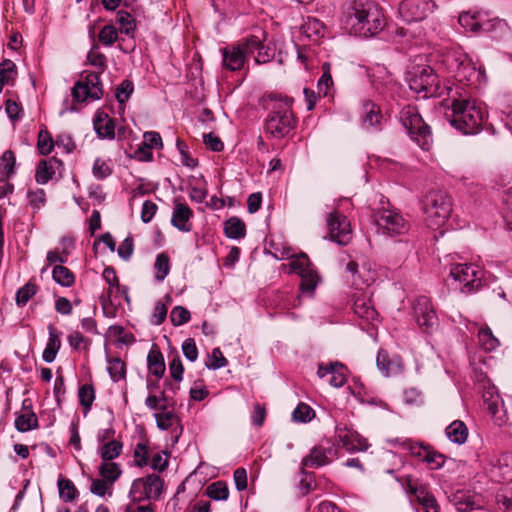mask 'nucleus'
Here are the masks:
<instances>
[{"label":"nucleus","instance_id":"7ed1b4c3","mask_svg":"<svg viewBox=\"0 0 512 512\" xmlns=\"http://www.w3.org/2000/svg\"><path fill=\"white\" fill-rule=\"evenodd\" d=\"M292 99H276L265 120L264 130L275 139L286 137L296 126V119L291 110Z\"/></svg>","mask_w":512,"mask_h":512},{"label":"nucleus","instance_id":"e433bc0d","mask_svg":"<svg viewBox=\"0 0 512 512\" xmlns=\"http://www.w3.org/2000/svg\"><path fill=\"white\" fill-rule=\"evenodd\" d=\"M418 456L432 470L442 468L446 462V457L443 454L427 448H423V452H418Z\"/></svg>","mask_w":512,"mask_h":512},{"label":"nucleus","instance_id":"2eb2a0df","mask_svg":"<svg viewBox=\"0 0 512 512\" xmlns=\"http://www.w3.org/2000/svg\"><path fill=\"white\" fill-rule=\"evenodd\" d=\"M435 4L432 0H402L398 12L406 22H417L425 19Z\"/></svg>","mask_w":512,"mask_h":512},{"label":"nucleus","instance_id":"de8ad7c7","mask_svg":"<svg viewBox=\"0 0 512 512\" xmlns=\"http://www.w3.org/2000/svg\"><path fill=\"white\" fill-rule=\"evenodd\" d=\"M457 510V512H470L474 510L475 503L470 495L458 492L453 495L451 500Z\"/></svg>","mask_w":512,"mask_h":512},{"label":"nucleus","instance_id":"aec40b11","mask_svg":"<svg viewBox=\"0 0 512 512\" xmlns=\"http://www.w3.org/2000/svg\"><path fill=\"white\" fill-rule=\"evenodd\" d=\"M362 110V127L369 132L380 130L383 121L380 107L371 100H366L363 102Z\"/></svg>","mask_w":512,"mask_h":512},{"label":"nucleus","instance_id":"a19ab883","mask_svg":"<svg viewBox=\"0 0 512 512\" xmlns=\"http://www.w3.org/2000/svg\"><path fill=\"white\" fill-rule=\"evenodd\" d=\"M57 485L59 496L61 499H63V501L73 502L77 498V489L70 479L59 478Z\"/></svg>","mask_w":512,"mask_h":512},{"label":"nucleus","instance_id":"6e6552de","mask_svg":"<svg viewBox=\"0 0 512 512\" xmlns=\"http://www.w3.org/2000/svg\"><path fill=\"white\" fill-rule=\"evenodd\" d=\"M288 258L289 273L297 274L301 278L299 296L313 297L320 277L308 256L305 253H300Z\"/></svg>","mask_w":512,"mask_h":512},{"label":"nucleus","instance_id":"473e14b6","mask_svg":"<svg viewBox=\"0 0 512 512\" xmlns=\"http://www.w3.org/2000/svg\"><path fill=\"white\" fill-rule=\"evenodd\" d=\"M52 279L62 287H71L75 283L74 273L63 265H55L52 269Z\"/></svg>","mask_w":512,"mask_h":512},{"label":"nucleus","instance_id":"dca6fc26","mask_svg":"<svg viewBox=\"0 0 512 512\" xmlns=\"http://www.w3.org/2000/svg\"><path fill=\"white\" fill-rule=\"evenodd\" d=\"M163 481L156 474L148 475L133 481L131 493L139 495V499H158L162 491Z\"/></svg>","mask_w":512,"mask_h":512},{"label":"nucleus","instance_id":"052dcab7","mask_svg":"<svg viewBox=\"0 0 512 512\" xmlns=\"http://www.w3.org/2000/svg\"><path fill=\"white\" fill-rule=\"evenodd\" d=\"M190 317V312L183 306H175L170 313V320L174 326L184 325Z\"/></svg>","mask_w":512,"mask_h":512},{"label":"nucleus","instance_id":"423d86ee","mask_svg":"<svg viewBox=\"0 0 512 512\" xmlns=\"http://www.w3.org/2000/svg\"><path fill=\"white\" fill-rule=\"evenodd\" d=\"M422 210L427 226L438 228L446 222L451 214V198L444 191L432 190L424 196Z\"/></svg>","mask_w":512,"mask_h":512},{"label":"nucleus","instance_id":"69168bd1","mask_svg":"<svg viewBox=\"0 0 512 512\" xmlns=\"http://www.w3.org/2000/svg\"><path fill=\"white\" fill-rule=\"evenodd\" d=\"M117 38L118 32L113 25H105L99 33V41L106 46L113 45Z\"/></svg>","mask_w":512,"mask_h":512},{"label":"nucleus","instance_id":"8fccbe9b","mask_svg":"<svg viewBox=\"0 0 512 512\" xmlns=\"http://www.w3.org/2000/svg\"><path fill=\"white\" fill-rule=\"evenodd\" d=\"M315 417V411L305 403H300L292 412V419L295 422L306 423Z\"/></svg>","mask_w":512,"mask_h":512},{"label":"nucleus","instance_id":"4d7b16f0","mask_svg":"<svg viewBox=\"0 0 512 512\" xmlns=\"http://www.w3.org/2000/svg\"><path fill=\"white\" fill-rule=\"evenodd\" d=\"M332 84L331 65L328 62H324L322 64V76L317 83L319 92H323L324 95H327L328 89Z\"/></svg>","mask_w":512,"mask_h":512},{"label":"nucleus","instance_id":"a211bd4d","mask_svg":"<svg viewBox=\"0 0 512 512\" xmlns=\"http://www.w3.org/2000/svg\"><path fill=\"white\" fill-rule=\"evenodd\" d=\"M346 270L351 274V282L356 288L370 286L377 279V271L372 263L365 262L359 267L355 261H349Z\"/></svg>","mask_w":512,"mask_h":512},{"label":"nucleus","instance_id":"4c0bfd02","mask_svg":"<svg viewBox=\"0 0 512 512\" xmlns=\"http://www.w3.org/2000/svg\"><path fill=\"white\" fill-rule=\"evenodd\" d=\"M123 445L120 441L112 440L104 443L99 448V454L102 458V462L111 461L113 462L122 452Z\"/></svg>","mask_w":512,"mask_h":512},{"label":"nucleus","instance_id":"6ab92c4d","mask_svg":"<svg viewBox=\"0 0 512 512\" xmlns=\"http://www.w3.org/2000/svg\"><path fill=\"white\" fill-rule=\"evenodd\" d=\"M336 452V447L329 442L313 447L309 455L302 459V472L304 473V467L317 468L329 464Z\"/></svg>","mask_w":512,"mask_h":512},{"label":"nucleus","instance_id":"680f3d73","mask_svg":"<svg viewBox=\"0 0 512 512\" xmlns=\"http://www.w3.org/2000/svg\"><path fill=\"white\" fill-rule=\"evenodd\" d=\"M134 90V85L130 80H123L116 88V99L120 104L125 103L131 96Z\"/></svg>","mask_w":512,"mask_h":512},{"label":"nucleus","instance_id":"ea45409f","mask_svg":"<svg viewBox=\"0 0 512 512\" xmlns=\"http://www.w3.org/2000/svg\"><path fill=\"white\" fill-rule=\"evenodd\" d=\"M121 473L122 471L119 465L115 462L106 461L102 462V464L99 466V474L104 480L109 482L110 485L118 480Z\"/></svg>","mask_w":512,"mask_h":512},{"label":"nucleus","instance_id":"338daca9","mask_svg":"<svg viewBox=\"0 0 512 512\" xmlns=\"http://www.w3.org/2000/svg\"><path fill=\"white\" fill-rule=\"evenodd\" d=\"M16 163V158L14 153L11 150L5 151L0 159V166L5 172L7 177H10L15 173L14 166Z\"/></svg>","mask_w":512,"mask_h":512},{"label":"nucleus","instance_id":"09e8293b","mask_svg":"<svg viewBox=\"0 0 512 512\" xmlns=\"http://www.w3.org/2000/svg\"><path fill=\"white\" fill-rule=\"evenodd\" d=\"M107 369L114 382H118L126 377V366L120 358L109 360Z\"/></svg>","mask_w":512,"mask_h":512},{"label":"nucleus","instance_id":"9b49d317","mask_svg":"<svg viewBox=\"0 0 512 512\" xmlns=\"http://www.w3.org/2000/svg\"><path fill=\"white\" fill-rule=\"evenodd\" d=\"M257 45L258 37L251 36L238 44L222 48L223 67L230 71L240 70L246 59L255 53Z\"/></svg>","mask_w":512,"mask_h":512},{"label":"nucleus","instance_id":"79ce46f5","mask_svg":"<svg viewBox=\"0 0 512 512\" xmlns=\"http://www.w3.org/2000/svg\"><path fill=\"white\" fill-rule=\"evenodd\" d=\"M487 393L490 394L489 398H487L486 394L483 395L487 409L493 416L499 412V424H502L505 421V412L503 410L502 399L498 394L494 395L491 392Z\"/></svg>","mask_w":512,"mask_h":512},{"label":"nucleus","instance_id":"f03ea898","mask_svg":"<svg viewBox=\"0 0 512 512\" xmlns=\"http://www.w3.org/2000/svg\"><path fill=\"white\" fill-rule=\"evenodd\" d=\"M447 95L451 100V113L447 114L451 126L464 135L478 134L488 117L482 103L458 87L447 88Z\"/></svg>","mask_w":512,"mask_h":512},{"label":"nucleus","instance_id":"0eeeda50","mask_svg":"<svg viewBox=\"0 0 512 512\" xmlns=\"http://www.w3.org/2000/svg\"><path fill=\"white\" fill-rule=\"evenodd\" d=\"M399 119L410 138L423 150H429L433 142L432 133L418 109L411 105L403 107L399 112Z\"/></svg>","mask_w":512,"mask_h":512},{"label":"nucleus","instance_id":"f8f14e48","mask_svg":"<svg viewBox=\"0 0 512 512\" xmlns=\"http://www.w3.org/2000/svg\"><path fill=\"white\" fill-rule=\"evenodd\" d=\"M412 315L423 332L431 334L437 329L438 317L429 297L421 295L413 301Z\"/></svg>","mask_w":512,"mask_h":512},{"label":"nucleus","instance_id":"7c9ffc66","mask_svg":"<svg viewBox=\"0 0 512 512\" xmlns=\"http://www.w3.org/2000/svg\"><path fill=\"white\" fill-rule=\"evenodd\" d=\"M148 369L151 374L161 378L165 373V362L162 353L159 350L151 349L147 356Z\"/></svg>","mask_w":512,"mask_h":512},{"label":"nucleus","instance_id":"1a4fd4ad","mask_svg":"<svg viewBox=\"0 0 512 512\" xmlns=\"http://www.w3.org/2000/svg\"><path fill=\"white\" fill-rule=\"evenodd\" d=\"M409 88L423 97H441L448 87L440 85L438 76L429 66H418L409 72Z\"/></svg>","mask_w":512,"mask_h":512},{"label":"nucleus","instance_id":"9d476101","mask_svg":"<svg viewBox=\"0 0 512 512\" xmlns=\"http://www.w3.org/2000/svg\"><path fill=\"white\" fill-rule=\"evenodd\" d=\"M449 276L458 283L464 294H472L482 287L483 270L473 263H458L450 267Z\"/></svg>","mask_w":512,"mask_h":512},{"label":"nucleus","instance_id":"bf43d9fd","mask_svg":"<svg viewBox=\"0 0 512 512\" xmlns=\"http://www.w3.org/2000/svg\"><path fill=\"white\" fill-rule=\"evenodd\" d=\"M154 416L157 427L160 430H168L175 422L178 421V417L173 411L156 413Z\"/></svg>","mask_w":512,"mask_h":512},{"label":"nucleus","instance_id":"2f4dec72","mask_svg":"<svg viewBox=\"0 0 512 512\" xmlns=\"http://www.w3.org/2000/svg\"><path fill=\"white\" fill-rule=\"evenodd\" d=\"M17 75V67L10 59H5L0 63V93L5 85L13 84Z\"/></svg>","mask_w":512,"mask_h":512},{"label":"nucleus","instance_id":"a18cd8bd","mask_svg":"<svg viewBox=\"0 0 512 512\" xmlns=\"http://www.w3.org/2000/svg\"><path fill=\"white\" fill-rule=\"evenodd\" d=\"M480 346L485 351H493L499 346L498 339L492 334L490 328H481L478 332Z\"/></svg>","mask_w":512,"mask_h":512},{"label":"nucleus","instance_id":"72a5a7b5","mask_svg":"<svg viewBox=\"0 0 512 512\" xmlns=\"http://www.w3.org/2000/svg\"><path fill=\"white\" fill-rule=\"evenodd\" d=\"M485 16L484 12H463L459 15V24L472 32H478L481 30V22Z\"/></svg>","mask_w":512,"mask_h":512},{"label":"nucleus","instance_id":"774afa93","mask_svg":"<svg viewBox=\"0 0 512 512\" xmlns=\"http://www.w3.org/2000/svg\"><path fill=\"white\" fill-rule=\"evenodd\" d=\"M70 255V251L67 248H63L62 252H58L56 250H50L47 252L46 261L48 265H54L59 263L62 265L67 262L68 257Z\"/></svg>","mask_w":512,"mask_h":512},{"label":"nucleus","instance_id":"a878e982","mask_svg":"<svg viewBox=\"0 0 512 512\" xmlns=\"http://www.w3.org/2000/svg\"><path fill=\"white\" fill-rule=\"evenodd\" d=\"M446 437L454 444L462 445L467 441L468 428L461 420H454L445 429Z\"/></svg>","mask_w":512,"mask_h":512},{"label":"nucleus","instance_id":"6e6d98bb","mask_svg":"<svg viewBox=\"0 0 512 512\" xmlns=\"http://www.w3.org/2000/svg\"><path fill=\"white\" fill-rule=\"evenodd\" d=\"M117 22L120 25V32L129 35L135 29V22L132 15L124 10H120L117 13Z\"/></svg>","mask_w":512,"mask_h":512},{"label":"nucleus","instance_id":"b1692460","mask_svg":"<svg viewBox=\"0 0 512 512\" xmlns=\"http://www.w3.org/2000/svg\"><path fill=\"white\" fill-rule=\"evenodd\" d=\"M28 400L23 401L22 413L17 414L15 418V428L19 432H28L38 428V418L32 411L31 404L27 405Z\"/></svg>","mask_w":512,"mask_h":512},{"label":"nucleus","instance_id":"c756f323","mask_svg":"<svg viewBox=\"0 0 512 512\" xmlns=\"http://www.w3.org/2000/svg\"><path fill=\"white\" fill-rule=\"evenodd\" d=\"M484 32H499V37L505 36L509 33L510 28L507 22L498 17L489 18L488 14L485 13L481 22V30Z\"/></svg>","mask_w":512,"mask_h":512},{"label":"nucleus","instance_id":"864d4df0","mask_svg":"<svg viewBox=\"0 0 512 512\" xmlns=\"http://www.w3.org/2000/svg\"><path fill=\"white\" fill-rule=\"evenodd\" d=\"M27 198L30 207L34 212H38L46 204V193L43 189L28 190Z\"/></svg>","mask_w":512,"mask_h":512},{"label":"nucleus","instance_id":"c03bdc74","mask_svg":"<svg viewBox=\"0 0 512 512\" xmlns=\"http://www.w3.org/2000/svg\"><path fill=\"white\" fill-rule=\"evenodd\" d=\"M206 494L213 500L225 501L229 497V489L224 481H216L207 487Z\"/></svg>","mask_w":512,"mask_h":512},{"label":"nucleus","instance_id":"3c124183","mask_svg":"<svg viewBox=\"0 0 512 512\" xmlns=\"http://www.w3.org/2000/svg\"><path fill=\"white\" fill-rule=\"evenodd\" d=\"M353 309L356 315L368 321L373 320L377 315L376 310L364 299H357L354 302Z\"/></svg>","mask_w":512,"mask_h":512},{"label":"nucleus","instance_id":"58836bf2","mask_svg":"<svg viewBox=\"0 0 512 512\" xmlns=\"http://www.w3.org/2000/svg\"><path fill=\"white\" fill-rule=\"evenodd\" d=\"M84 85H87L90 91V99L98 100L103 95L102 83L98 73L90 72L86 75L84 80H81Z\"/></svg>","mask_w":512,"mask_h":512},{"label":"nucleus","instance_id":"5701e85b","mask_svg":"<svg viewBox=\"0 0 512 512\" xmlns=\"http://www.w3.org/2000/svg\"><path fill=\"white\" fill-rule=\"evenodd\" d=\"M62 165V161L56 157L40 160L35 171V181L40 185L47 184Z\"/></svg>","mask_w":512,"mask_h":512},{"label":"nucleus","instance_id":"f3484780","mask_svg":"<svg viewBox=\"0 0 512 512\" xmlns=\"http://www.w3.org/2000/svg\"><path fill=\"white\" fill-rule=\"evenodd\" d=\"M336 437L348 452L366 451L369 447L367 440L357 431L345 424L336 425Z\"/></svg>","mask_w":512,"mask_h":512},{"label":"nucleus","instance_id":"20e7f679","mask_svg":"<svg viewBox=\"0 0 512 512\" xmlns=\"http://www.w3.org/2000/svg\"><path fill=\"white\" fill-rule=\"evenodd\" d=\"M380 204L381 207L372 213L377 233L390 238L406 234L410 226L401 212L392 207L388 200H381Z\"/></svg>","mask_w":512,"mask_h":512},{"label":"nucleus","instance_id":"49530a36","mask_svg":"<svg viewBox=\"0 0 512 512\" xmlns=\"http://www.w3.org/2000/svg\"><path fill=\"white\" fill-rule=\"evenodd\" d=\"M494 466L498 468L505 481L512 480V454L504 453L497 457Z\"/></svg>","mask_w":512,"mask_h":512},{"label":"nucleus","instance_id":"412c9836","mask_svg":"<svg viewBox=\"0 0 512 512\" xmlns=\"http://www.w3.org/2000/svg\"><path fill=\"white\" fill-rule=\"evenodd\" d=\"M317 375L320 378H324L330 375L331 377L328 382L335 388H340L346 383V368L342 363L338 361L330 362L327 364H319Z\"/></svg>","mask_w":512,"mask_h":512},{"label":"nucleus","instance_id":"5fc2aeb1","mask_svg":"<svg viewBox=\"0 0 512 512\" xmlns=\"http://www.w3.org/2000/svg\"><path fill=\"white\" fill-rule=\"evenodd\" d=\"M154 268L156 270V279L158 281H163L170 271V260L168 255L165 253L157 255Z\"/></svg>","mask_w":512,"mask_h":512},{"label":"nucleus","instance_id":"603ef678","mask_svg":"<svg viewBox=\"0 0 512 512\" xmlns=\"http://www.w3.org/2000/svg\"><path fill=\"white\" fill-rule=\"evenodd\" d=\"M37 148L41 155L50 154L54 148L53 138L46 129H41L38 133Z\"/></svg>","mask_w":512,"mask_h":512},{"label":"nucleus","instance_id":"f704fd0d","mask_svg":"<svg viewBox=\"0 0 512 512\" xmlns=\"http://www.w3.org/2000/svg\"><path fill=\"white\" fill-rule=\"evenodd\" d=\"M79 403L82 406L83 414L86 416L95 400V389L92 384H83L78 390Z\"/></svg>","mask_w":512,"mask_h":512},{"label":"nucleus","instance_id":"e2e57ef3","mask_svg":"<svg viewBox=\"0 0 512 512\" xmlns=\"http://www.w3.org/2000/svg\"><path fill=\"white\" fill-rule=\"evenodd\" d=\"M302 29L308 37H312L313 35L318 37L323 35L324 26L319 20L308 18L303 24Z\"/></svg>","mask_w":512,"mask_h":512},{"label":"nucleus","instance_id":"c9c22d12","mask_svg":"<svg viewBox=\"0 0 512 512\" xmlns=\"http://www.w3.org/2000/svg\"><path fill=\"white\" fill-rule=\"evenodd\" d=\"M224 233L230 239H240L246 234V228L244 222L237 218H229L224 225Z\"/></svg>","mask_w":512,"mask_h":512},{"label":"nucleus","instance_id":"37998d69","mask_svg":"<svg viewBox=\"0 0 512 512\" xmlns=\"http://www.w3.org/2000/svg\"><path fill=\"white\" fill-rule=\"evenodd\" d=\"M38 286L29 281L24 286L19 288L16 292L15 301L17 306L23 307L25 306L28 301L37 293Z\"/></svg>","mask_w":512,"mask_h":512},{"label":"nucleus","instance_id":"f257e3e1","mask_svg":"<svg viewBox=\"0 0 512 512\" xmlns=\"http://www.w3.org/2000/svg\"><path fill=\"white\" fill-rule=\"evenodd\" d=\"M341 24L348 34L368 38L381 32L386 20L375 2L353 0L343 7Z\"/></svg>","mask_w":512,"mask_h":512},{"label":"nucleus","instance_id":"393cba45","mask_svg":"<svg viewBox=\"0 0 512 512\" xmlns=\"http://www.w3.org/2000/svg\"><path fill=\"white\" fill-rule=\"evenodd\" d=\"M48 341L46 347L42 353L43 361L46 363H52L57 356L58 351L61 348V333L52 325H48Z\"/></svg>","mask_w":512,"mask_h":512},{"label":"nucleus","instance_id":"c85d7f7f","mask_svg":"<svg viewBox=\"0 0 512 512\" xmlns=\"http://www.w3.org/2000/svg\"><path fill=\"white\" fill-rule=\"evenodd\" d=\"M378 369L385 375L391 376L401 371V364L399 361L391 360L385 350H380L376 359Z\"/></svg>","mask_w":512,"mask_h":512},{"label":"nucleus","instance_id":"4468645a","mask_svg":"<svg viewBox=\"0 0 512 512\" xmlns=\"http://www.w3.org/2000/svg\"><path fill=\"white\" fill-rule=\"evenodd\" d=\"M327 227L329 239L339 245H346L352 238V229L347 217L335 209L328 214Z\"/></svg>","mask_w":512,"mask_h":512},{"label":"nucleus","instance_id":"cd10ccee","mask_svg":"<svg viewBox=\"0 0 512 512\" xmlns=\"http://www.w3.org/2000/svg\"><path fill=\"white\" fill-rule=\"evenodd\" d=\"M406 491L410 495L414 496L421 506L427 504V502L435 497L425 485L419 484L411 478H407L406 480Z\"/></svg>","mask_w":512,"mask_h":512},{"label":"nucleus","instance_id":"ddd939ff","mask_svg":"<svg viewBox=\"0 0 512 512\" xmlns=\"http://www.w3.org/2000/svg\"><path fill=\"white\" fill-rule=\"evenodd\" d=\"M102 277L108 284L106 295H102L99 299L103 312L106 316H114V306L112 304L113 298L123 295L125 300L129 302L128 289L121 286L117 277L116 271L113 267L108 266L104 269Z\"/></svg>","mask_w":512,"mask_h":512},{"label":"nucleus","instance_id":"0e129e2a","mask_svg":"<svg viewBox=\"0 0 512 512\" xmlns=\"http://www.w3.org/2000/svg\"><path fill=\"white\" fill-rule=\"evenodd\" d=\"M255 52H257V55L255 56V63L256 64H264L271 61L274 57V51L268 46L263 45V43L258 38V45L255 49Z\"/></svg>","mask_w":512,"mask_h":512},{"label":"nucleus","instance_id":"4be33fe9","mask_svg":"<svg viewBox=\"0 0 512 512\" xmlns=\"http://www.w3.org/2000/svg\"><path fill=\"white\" fill-rule=\"evenodd\" d=\"M193 211L190 207L176 199L174 201L173 213L171 217V224L182 232H190L192 224L190 219L193 217Z\"/></svg>","mask_w":512,"mask_h":512},{"label":"nucleus","instance_id":"bb28decb","mask_svg":"<svg viewBox=\"0 0 512 512\" xmlns=\"http://www.w3.org/2000/svg\"><path fill=\"white\" fill-rule=\"evenodd\" d=\"M93 125L95 132L100 138H114V121L111 118H109L107 114H97L94 118Z\"/></svg>","mask_w":512,"mask_h":512},{"label":"nucleus","instance_id":"13d9d810","mask_svg":"<svg viewBox=\"0 0 512 512\" xmlns=\"http://www.w3.org/2000/svg\"><path fill=\"white\" fill-rule=\"evenodd\" d=\"M228 365L227 359L223 356L222 351L219 347H216L212 350L211 355L209 357L208 362L206 363V367L210 370H217Z\"/></svg>","mask_w":512,"mask_h":512},{"label":"nucleus","instance_id":"39448f33","mask_svg":"<svg viewBox=\"0 0 512 512\" xmlns=\"http://www.w3.org/2000/svg\"><path fill=\"white\" fill-rule=\"evenodd\" d=\"M444 62L453 77L467 86H477L484 77L481 69L461 50L447 53Z\"/></svg>","mask_w":512,"mask_h":512}]
</instances>
